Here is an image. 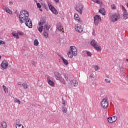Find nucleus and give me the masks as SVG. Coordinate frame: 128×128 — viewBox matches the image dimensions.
<instances>
[{"label":"nucleus","mask_w":128,"mask_h":128,"mask_svg":"<svg viewBox=\"0 0 128 128\" xmlns=\"http://www.w3.org/2000/svg\"><path fill=\"white\" fill-rule=\"evenodd\" d=\"M1 67L4 70H6L8 68V62L6 60H4L1 63Z\"/></svg>","instance_id":"9"},{"label":"nucleus","mask_w":128,"mask_h":128,"mask_svg":"<svg viewBox=\"0 0 128 128\" xmlns=\"http://www.w3.org/2000/svg\"><path fill=\"white\" fill-rule=\"evenodd\" d=\"M28 12L26 10H22L19 14V20L20 24H24V21L28 18Z\"/></svg>","instance_id":"1"},{"label":"nucleus","mask_w":128,"mask_h":128,"mask_svg":"<svg viewBox=\"0 0 128 128\" xmlns=\"http://www.w3.org/2000/svg\"><path fill=\"white\" fill-rule=\"evenodd\" d=\"M24 22H25L26 26H28L29 28H32V22L29 18H28L26 20H24Z\"/></svg>","instance_id":"5"},{"label":"nucleus","mask_w":128,"mask_h":128,"mask_svg":"<svg viewBox=\"0 0 128 128\" xmlns=\"http://www.w3.org/2000/svg\"><path fill=\"white\" fill-rule=\"evenodd\" d=\"M75 30L76 32L80 33L84 32V28H82V26H80V24H76L75 25Z\"/></svg>","instance_id":"8"},{"label":"nucleus","mask_w":128,"mask_h":128,"mask_svg":"<svg viewBox=\"0 0 128 128\" xmlns=\"http://www.w3.org/2000/svg\"><path fill=\"white\" fill-rule=\"evenodd\" d=\"M50 28V25L46 24L45 26H43L44 32H48Z\"/></svg>","instance_id":"17"},{"label":"nucleus","mask_w":128,"mask_h":128,"mask_svg":"<svg viewBox=\"0 0 128 128\" xmlns=\"http://www.w3.org/2000/svg\"><path fill=\"white\" fill-rule=\"evenodd\" d=\"M16 128H24V126H22V124H19V125L16 126Z\"/></svg>","instance_id":"35"},{"label":"nucleus","mask_w":128,"mask_h":128,"mask_svg":"<svg viewBox=\"0 0 128 128\" xmlns=\"http://www.w3.org/2000/svg\"><path fill=\"white\" fill-rule=\"evenodd\" d=\"M48 4L49 7V8H50V6H52V4H50V2H48Z\"/></svg>","instance_id":"46"},{"label":"nucleus","mask_w":128,"mask_h":128,"mask_svg":"<svg viewBox=\"0 0 128 128\" xmlns=\"http://www.w3.org/2000/svg\"><path fill=\"white\" fill-rule=\"evenodd\" d=\"M94 24L96 26H98V24L102 22V18L98 15H96L94 18Z\"/></svg>","instance_id":"4"},{"label":"nucleus","mask_w":128,"mask_h":128,"mask_svg":"<svg viewBox=\"0 0 128 128\" xmlns=\"http://www.w3.org/2000/svg\"><path fill=\"white\" fill-rule=\"evenodd\" d=\"M111 8L112 10H116V6L114 4H112L111 5Z\"/></svg>","instance_id":"34"},{"label":"nucleus","mask_w":128,"mask_h":128,"mask_svg":"<svg viewBox=\"0 0 128 128\" xmlns=\"http://www.w3.org/2000/svg\"><path fill=\"white\" fill-rule=\"evenodd\" d=\"M64 77L65 78V80H67V82H68V80H68V76L64 75Z\"/></svg>","instance_id":"43"},{"label":"nucleus","mask_w":128,"mask_h":128,"mask_svg":"<svg viewBox=\"0 0 128 128\" xmlns=\"http://www.w3.org/2000/svg\"><path fill=\"white\" fill-rule=\"evenodd\" d=\"M2 128H6V126H8V124H6V122H2L1 124Z\"/></svg>","instance_id":"27"},{"label":"nucleus","mask_w":128,"mask_h":128,"mask_svg":"<svg viewBox=\"0 0 128 128\" xmlns=\"http://www.w3.org/2000/svg\"><path fill=\"white\" fill-rule=\"evenodd\" d=\"M90 44L92 46H94L96 48V50H102V48L98 44V42L96 40H93L91 41Z\"/></svg>","instance_id":"3"},{"label":"nucleus","mask_w":128,"mask_h":128,"mask_svg":"<svg viewBox=\"0 0 128 128\" xmlns=\"http://www.w3.org/2000/svg\"><path fill=\"white\" fill-rule=\"evenodd\" d=\"M70 84L71 86L74 88H76L78 86V80H73L70 82Z\"/></svg>","instance_id":"13"},{"label":"nucleus","mask_w":128,"mask_h":128,"mask_svg":"<svg viewBox=\"0 0 128 128\" xmlns=\"http://www.w3.org/2000/svg\"><path fill=\"white\" fill-rule=\"evenodd\" d=\"M62 104H64V106H66V102H62Z\"/></svg>","instance_id":"50"},{"label":"nucleus","mask_w":128,"mask_h":128,"mask_svg":"<svg viewBox=\"0 0 128 128\" xmlns=\"http://www.w3.org/2000/svg\"><path fill=\"white\" fill-rule=\"evenodd\" d=\"M92 0V2H94L98 4H100V6H102V2L100 1L99 0Z\"/></svg>","instance_id":"21"},{"label":"nucleus","mask_w":128,"mask_h":128,"mask_svg":"<svg viewBox=\"0 0 128 128\" xmlns=\"http://www.w3.org/2000/svg\"><path fill=\"white\" fill-rule=\"evenodd\" d=\"M122 10L124 12H128V11H126V8H124V6H122Z\"/></svg>","instance_id":"39"},{"label":"nucleus","mask_w":128,"mask_h":128,"mask_svg":"<svg viewBox=\"0 0 128 128\" xmlns=\"http://www.w3.org/2000/svg\"><path fill=\"white\" fill-rule=\"evenodd\" d=\"M121 70H124V68H122L121 69Z\"/></svg>","instance_id":"52"},{"label":"nucleus","mask_w":128,"mask_h":128,"mask_svg":"<svg viewBox=\"0 0 128 128\" xmlns=\"http://www.w3.org/2000/svg\"><path fill=\"white\" fill-rule=\"evenodd\" d=\"M47 82L48 84L50 86H52V88H54V82L50 80V77H47Z\"/></svg>","instance_id":"14"},{"label":"nucleus","mask_w":128,"mask_h":128,"mask_svg":"<svg viewBox=\"0 0 128 128\" xmlns=\"http://www.w3.org/2000/svg\"><path fill=\"white\" fill-rule=\"evenodd\" d=\"M12 36H14V38H18H18H20V37L18 36V34H16V33H14V32H12Z\"/></svg>","instance_id":"23"},{"label":"nucleus","mask_w":128,"mask_h":128,"mask_svg":"<svg viewBox=\"0 0 128 128\" xmlns=\"http://www.w3.org/2000/svg\"><path fill=\"white\" fill-rule=\"evenodd\" d=\"M105 82H107L108 84H110V80H108V78L104 80Z\"/></svg>","instance_id":"40"},{"label":"nucleus","mask_w":128,"mask_h":128,"mask_svg":"<svg viewBox=\"0 0 128 128\" xmlns=\"http://www.w3.org/2000/svg\"><path fill=\"white\" fill-rule=\"evenodd\" d=\"M101 106L103 108H106L108 106V102L106 98H104L101 102Z\"/></svg>","instance_id":"6"},{"label":"nucleus","mask_w":128,"mask_h":128,"mask_svg":"<svg viewBox=\"0 0 128 128\" xmlns=\"http://www.w3.org/2000/svg\"><path fill=\"white\" fill-rule=\"evenodd\" d=\"M2 88H4V92H5L6 94H8V88H6L4 85L2 86Z\"/></svg>","instance_id":"25"},{"label":"nucleus","mask_w":128,"mask_h":128,"mask_svg":"<svg viewBox=\"0 0 128 128\" xmlns=\"http://www.w3.org/2000/svg\"><path fill=\"white\" fill-rule=\"evenodd\" d=\"M4 42L2 40H0V44H4Z\"/></svg>","instance_id":"48"},{"label":"nucleus","mask_w":128,"mask_h":128,"mask_svg":"<svg viewBox=\"0 0 128 128\" xmlns=\"http://www.w3.org/2000/svg\"><path fill=\"white\" fill-rule=\"evenodd\" d=\"M37 28L40 32H42V29H44V26L38 25Z\"/></svg>","instance_id":"24"},{"label":"nucleus","mask_w":128,"mask_h":128,"mask_svg":"<svg viewBox=\"0 0 128 128\" xmlns=\"http://www.w3.org/2000/svg\"><path fill=\"white\" fill-rule=\"evenodd\" d=\"M74 17V20H78V22H80V24L82 22V19L78 18V14H75Z\"/></svg>","instance_id":"16"},{"label":"nucleus","mask_w":128,"mask_h":128,"mask_svg":"<svg viewBox=\"0 0 128 128\" xmlns=\"http://www.w3.org/2000/svg\"><path fill=\"white\" fill-rule=\"evenodd\" d=\"M127 78H128V76H127Z\"/></svg>","instance_id":"56"},{"label":"nucleus","mask_w":128,"mask_h":128,"mask_svg":"<svg viewBox=\"0 0 128 128\" xmlns=\"http://www.w3.org/2000/svg\"><path fill=\"white\" fill-rule=\"evenodd\" d=\"M36 6H37V8H42V5H40V3H37Z\"/></svg>","instance_id":"41"},{"label":"nucleus","mask_w":128,"mask_h":128,"mask_svg":"<svg viewBox=\"0 0 128 128\" xmlns=\"http://www.w3.org/2000/svg\"><path fill=\"white\" fill-rule=\"evenodd\" d=\"M72 54L74 56H78V52H76V48L74 46H71L70 47Z\"/></svg>","instance_id":"11"},{"label":"nucleus","mask_w":128,"mask_h":128,"mask_svg":"<svg viewBox=\"0 0 128 128\" xmlns=\"http://www.w3.org/2000/svg\"><path fill=\"white\" fill-rule=\"evenodd\" d=\"M18 84L19 86H21V84H20V82L18 83Z\"/></svg>","instance_id":"53"},{"label":"nucleus","mask_w":128,"mask_h":128,"mask_svg":"<svg viewBox=\"0 0 128 128\" xmlns=\"http://www.w3.org/2000/svg\"><path fill=\"white\" fill-rule=\"evenodd\" d=\"M59 56H60V58H61L62 60L64 62V64H65V66H68V60L64 58V57L61 56L60 55H59Z\"/></svg>","instance_id":"19"},{"label":"nucleus","mask_w":128,"mask_h":128,"mask_svg":"<svg viewBox=\"0 0 128 128\" xmlns=\"http://www.w3.org/2000/svg\"><path fill=\"white\" fill-rule=\"evenodd\" d=\"M60 80V82L62 84H66V80H64V79L62 78V76L61 77V78L59 80Z\"/></svg>","instance_id":"28"},{"label":"nucleus","mask_w":128,"mask_h":128,"mask_svg":"<svg viewBox=\"0 0 128 128\" xmlns=\"http://www.w3.org/2000/svg\"><path fill=\"white\" fill-rule=\"evenodd\" d=\"M95 70L96 72L100 70V66H98L96 65L94 67Z\"/></svg>","instance_id":"38"},{"label":"nucleus","mask_w":128,"mask_h":128,"mask_svg":"<svg viewBox=\"0 0 128 128\" xmlns=\"http://www.w3.org/2000/svg\"><path fill=\"white\" fill-rule=\"evenodd\" d=\"M44 22H45L44 21L39 22L38 25L42 26H44Z\"/></svg>","instance_id":"36"},{"label":"nucleus","mask_w":128,"mask_h":128,"mask_svg":"<svg viewBox=\"0 0 128 128\" xmlns=\"http://www.w3.org/2000/svg\"><path fill=\"white\" fill-rule=\"evenodd\" d=\"M54 76L56 80H60V78H62V74H60V73L58 72H54Z\"/></svg>","instance_id":"12"},{"label":"nucleus","mask_w":128,"mask_h":128,"mask_svg":"<svg viewBox=\"0 0 128 128\" xmlns=\"http://www.w3.org/2000/svg\"><path fill=\"white\" fill-rule=\"evenodd\" d=\"M0 58H2V56H0Z\"/></svg>","instance_id":"55"},{"label":"nucleus","mask_w":128,"mask_h":128,"mask_svg":"<svg viewBox=\"0 0 128 128\" xmlns=\"http://www.w3.org/2000/svg\"><path fill=\"white\" fill-rule=\"evenodd\" d=\"M50 10H51V12L54 14H58V10H56V8H54V7L53 6H50Z\"/></svg>","instance_id":"15"},{"label":"nucleus","mask_w":128,"mask_h":128,"mask_svg":"<svg viewBox=\"0 0 128 128\" xmlns=\"http://www.w3.org/2000/svg\"><path fill=\"white\" fill-rule=\"evenodd\" d=\"M38 44H40V42H38V40L36 39L34 40V46H38Z\"/></svg>","instance_id":"31"},{"label":"nucleus","mask_w":128,"mask_h":128,"mask_svg":"<svg viewBox=\"0 0 128 128\" xmlns=\"http://www.w3.org/2000/svg\"><path fill=\"white\" fill-rule=\"evenodd\" d=\"M40 10L41 12H42V10L41 9H40Z\"/></svg>","instance_id":"54"},{"label":"nucleus","mask_w":128,"mask_h":128,"mask_svg":"<svg viewBox=\"0 0 128 128\" xmlns=\"http://www.w3.org/2000/svg\"><path fill=\"white\" fill-rule=\"evenodd\" d=\"M20 124V119H17L16 122V126H18Z\"/></svg>","instance_id":"32"},{"label":"nucleus","mask_w":128,"mask_h":128,"mask_svg":"<svg viewBox=\"0 0 128 128\" xmlns=\"http://www.w3.org/2000/svg\"><path fill=\"white\" fill-rule=\"evenodd\" d=\"M99 12L102 14V16H106V10L104 8H101L99 10Z\"/></svg>","instance_id":"20"},{"label":"nucleus","mask_w":128,"mask_h":128,"mask_svg":"<svg viewBox=\"0 0 128 128\" xmlns=\"http://www.w3.org/2000/svg\"><path fill=\"white\" fill-rule=\"evenodd\" d=\"M62 112H63L66 113L68 112V108L63 107L62 108Z\"/></svg>","instance_id":"37"},{"label":"nucleus","mask_w":128,"mask_h":128,"mask_svg":"<svg viewBox=\"0 0 128 128\" xmlns=\"http://www.w3.org/2000/svg\"><path fill=\"white\" fill-rule=\"evenodd\" d=\"M8 8H6V7L4 8V10H5V12H8Z\"/></svg>","instance_id":"47"},{"label":"nucleus","mask_w":128,"mask_h":128,"mask_svg":"<svg viewBox=\"0 0 128 128\" xmlns=\"http://www.w3.org/2000/svg\"><path fill=\"white\" fill-rule=\"evenodd\" d=\"M86 54H87V56H92V53L90 52H87Z\"/></svg>","instance_id":"42"},{"label":"nucleus","mask_w":128,"mask_h":128,"mask_svg":"<svg viewBox=\"0 0 128 128\" xmlns=\"http://www.w3.org/2000/svg\"><path fill=\"white\" fill-rule=\"evenodd\" d=\"M126 18H128V12H124V20H126Z\"/></svg>","instance_id":"26"},{"label":"nucleus","mask_w":128,"mask_h":128,"mask_svg":"<svg viewBox=\"0 0 128 128\" xmlns=\"http://www.w3.org/2000/svg\"><path fill=\"white\" fill-rule=\"evenodd\" d=\"M56 28L58 30H60V32H62V30H64V26H62V25L60 24H58Z\"/></svg>","instance_id":"18"},{"label":"nucleus","mask_w":128,"mask_h":128,"mask_svg":"<svg viewBox=\"0 0 128 128\" xmlns=\"http://www.w3.org/2000/svg\"><path fill=\"white\" fill-rule=\"evenodd\" d=\"M120 18V14L118 13H115L112 14L110 17V20L112 22H118Z\"/></svg>","instance_id":"2"},{"label":"nucleus","mask_w":128,"mask_h":128,"mask_svg":"<svg viewBox=\"0 0 128 128\" xmlns=\"http://www.w3.org/2000/svg\"><path fill=\"white\" fill-rule=\"evenodd\" d=\"M22 86L24 88H25L26 90V88H28V84H26V83H23L22 84Z\"/></svg>","instance_id":"29"},{"label":"nucleus","mask_w":128,"mask_h":128,"mask_svg":"<svg viewBox=\"0 0 128 128\" xmlns=\"http://www.w3.org/2000/svg\"><path fill=\"white\" fill-rule=\"evenodd\" d=\"M75 9L78 12H80V14H82V10H84V8H82V4H78L76 7H75Z\"/></svg>","instance_id":"7"},{"label":"nucleus","mask_w":128,"mask_h":128,"mask_svg":"<svg viewBox=\"0 0 128 128\" xmlns=\"http://www.w3.org/2000/svg\"><path fill=\"white\" fill-rule=\"evenodd\" d=\"M7 12H8L9 14H12V12L10 9H8V11H7Z\"/></svg>","instance_id":"45"},{"label":"nucleus","mask_w":128,"mask_h":128,"mask_svg":"<svg viewBox=\"0 0 128 128\" xmlns=\"http://www.w3.org/2000/svg\"><path fill=\"white\" fill-rule=\"evenodd\" d=\"M117 120L118 116H113L108 118V120L110 124H112L113 122H116Z\"/></svg>","instance_id":"10"},{"label":"nucleus","mask_w":128,"mask_h":128,"mask_svg":"<svg viewBox=\"0 0 128 128\" xmlns=\"http://www.w3.org/2000/svg\"><path fill=\"white\" fill-rule=\"evenodd\" d=\"M67 54L68 58H74V54L72 53V52H70V50L68 51Z\"/></svg>","instance_id":"22"},{"label":"nucleus","mask_w":128,"mask_h":128,"mask_svg":"<svg viewBox=\"0 0 128 128\" xmlns=\"http://www.w3.org/2000/svg\"><path fill=\"white\" fill-rule=\"evenodd\" d=\"M14 102L18 104H20V100L18 99L14 98Z\"/></svg>","instance_id":"33"},{"label":"nucleus","mask_w":128,"mask_h":128,"mask_svg":"<svg viewBox=\"0 0 128 128\" xmlns=\"http://www.w3.org/2000/svg\"><path fill=\"white\" fill-rule=\"evenodd\" d=\"M32 64H33L34 66V64H35L34 62H33L32 63Z\"/></svg>","instance_id":"51"},{"label":"nucleus","mask_w":128,"mask_h":128,"mask_svg":"<svg viewBox=\"0 0 128 128\" xmlns=\"http://www.w3.org/2000/svg\"><path fill=\"white\" fill-rule=\"evenodd\" d=\"M44 36L46 38H48V31H44Z\"/></svg>","instance_id":"30"},{"label":"nucleus","mask_w":128,"mask_h":128,"mask_svg":"<svg viewBox=\"0 0 128 128\" xmlns=\"http://www.w3.org/2000/svg\"><path fill=\"white\" fill-rule=\"evenodd\" d=\"M54 2H56V4H58V2H60V0H54Z\"/></svg>","instance_id":"49"},{"label":"nucleus","mask_w":128,"mask_h":128,"mask_svg":"<svg viewBox=\"0 0 128 128\" xmlns=\"http://www.w3.org/2000/svg\"><path fill=\"white\" fill-rule=\"evenodd\" d=\"M24 33L23 32H18V34H19L20 36H24Z\"/></svg>","instance_id":"44"}]
</instances>
